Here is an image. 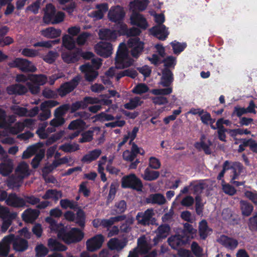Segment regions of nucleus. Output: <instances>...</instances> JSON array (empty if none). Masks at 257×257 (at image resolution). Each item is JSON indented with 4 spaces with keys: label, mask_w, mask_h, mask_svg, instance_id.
Wrapping results in <instances>:
<instances>
[{
    "label": "nucleus",
    "mask_w": 257,
    "mask_h": 257,
    "mask_svg": "<svg viewBox=\"0 0 257 257\" xmlns=\"http://www.w3.org/2000/svg\"><path fill=\"white\" fill-rule=\"evenodd\" d=\"M45 220L50 224V229L57 232L58 237L67 244L79 242L84 237V233L78 228H73L66 231L61 224H58L51 217H48Z\"/></svg>",
    "instance_id": "f257e3e1"
},
{
    "label": "nucleus",
    "mask_w": 257,
    "mask_h": 257,
    "mask_svg": "<svg viewBox=\"0 0 257 257\" xmlns=\"http://www.w3.org/2000/svg\"><path fill=\"white\" fill-rule=\"evenodd\" d=\"M134 62L130 56V51L124 43L119 44L115 57V66L118 69H123L131 66Z\"/></svg>",
    "instance_id": "f03ea898"
},
{
    "label": "nucleus",
    "mask_w": 257,
    "mask_h": 257,
    "mask_svg": "<svg viewBox=\"0 0 257 257\" xmlns=\"http://www.w3.org/2000/svg\"><path fill=\"white\" fill-rule=\"evenodd\" d=\"M64 14L61 12H55V9L52 4L46 6L43 21L47 24H56L63 21Z\"/></svg>",
    "instance_id": "7ed1b4c3"
},
{
    "label": "nucleus",
    "mask_w": 257,
    "mask_h": 257,
    "mask_svg": "<svg viewBox=\"0 0 257 257\" xmlns=\"http://www.w3.org/2000/svg\"><path fill=\"white\" fill-rule=\"evenodd\" d=\"M31 171L28 164L24 162L20 163L16 168L15 174L11 179V182L16 186H19L23 179L30 175Z\"/></svg>",
    "instance_id": "20e7f679"
},
{
    "label": "nucleus",
    "mask_w": 257,
    "mask_h": 257,
    "mask_svg": "<svg viewBox=\"0 0 257 257\" xmlns=\"http://www.w3.org/2000/svg\"><path fill=\"white\" fill-rule=\"evenodd\" d=\"M92 65L85 64L80 67L81 71L85 74V78L89 81L93 80L98 75L94 69H98L101 65V59L99 58L92 59Z\"/></svg>",
    "instance_id": "39448f33"
},
{
    "label": "nucleus",
    "mask_w": 257,
    "mask_h": 257,
    "mask_svg": "<svg viewBox=\"0 0 257 257\" xmlns=\"http://www.w3.org/2000/svg\"><path fill=\"white\" fill-rule=\"evenodd\" d=\"M29 80L31 82L27 83L30 91L32 94H37L40 91V85H43L48 81L46 76L40 74H31L29 76Z\"/></svg>",
    "instance_id": "423d86ee"
},
{
    "label": "nucleus",
    "mask_w": 257,
    "mask_h": 257,
    "mask_svg": "<svg viewBox=\"0 0 257 257\" xmlns=\"http://www.w3.org/2000/svg\"><path fill=\"white\" fill-rule=\"evenodd\" d=\"M11 67H17L24 72H35L37 70L36 67L33 64L23 58H17L15 59L9 63Z\"/></svg>",
    "instance_id": "0eeeda50"
},
{
    "label": "nucleus",
    "mask_w": 257,
    "mask_h": 257,
    "mask_svg": "<svg viewBox=\"0 0 257 257\" xmlns=\"http://www.w3.org/2000/svg\"><path fill=\"white\" fill-rule=\"evenodd\" d=\"M122 188H132L138 191L142 190L143 185L140 179L135 174L124 176L121 179Z\"/></svg>",
    "instance_id": "6e6552de"
},
{
    "label": "nucleus",
    "mask_w": 257,
    "mask_h": 257,
    "mask_svg": "<svg viewBox=\"0 0 257 257\" xmlns=\"http://www.w3.org/2000/svg\"><path fill=\"white\" fill-rule=\"evenodd\" d=\"M128 49L130 50L133 57L138 58L143 52L144 44L138 38L129 39L127 41Z\"/></svg>",
    "instance_id": "1a4fd4ad"
},
{
    "label": "nucleus",
    "mask_w": 257,
    "mask_h": 257,
    "mask_svg": "<svg viewBox=\"0 0 257 257\" xmlns=\"http://www.w3.org/2000/svg\"><path fill=\"white\" fill-rule=\"evenodd\" d=\"M154 215V209L149 208L144 212H139L136 216V219L139 224L144 225H149L155 222Z\"/></svg>",
    "instance_id": "9d476101"
},
{
    "label": "nucleus",
    "mask_w": 257,
    "mask_h": 257,
    "mask_svg": "<svg viewBox=\"0 0 257 257\" xmlns=\"http://www.w3.org/2000/svg\"><path fill=\"white\" fill-rule=\"evenodd\" d=\"M104 240V237L102 234L96 235L86 241V248L89 251H94L101 247Z\"/></svg>",
    "instance_id": "9b49d317"
},
{
    "label": "nucleus",
    "mask_w": 257,
    "mask_h": 257,
    "mask_svg": "<svg viewBox=\"0 0 257 257\" xmlns=\"http://www.w3.org/2000/svg\"><path fill=\"white\" fill-rule=\"evenodd\" d=\"M95 52L99 56L108 57L112 53V45L107 42H100L94 47Z\"/></svg>",
    "instance_id": "f8f14e48"
},
{
    "label": "nucleus",
    "mask_w": 257,
    "mask_h": 257,
    "mask_svg": "<svg viewBox=\"0 0 257 257\" xmlns=\"http://www.w3.org/2000/svg\"><path fill=\"white\" fill-rule=\"evenodd\" d=\"M130 19L132 25H136L141 29L145 30L149 27L146 19L138 13H132Z\"/></svg>",
    "instance_id": "ddd939ff"
},
{
    "label": "nucleus",
    "mask_w": 257,
    "mask_h": 257,
    "mask_svg": "<svg viewBox=\"0 0 257 257\" xmlns=\"http://www.w3.org/2000/svg\"><path fill=\"white\" fill-rule=\"evenodd\" d=\"M152 248L150 238L142 236L138 239V246L134 250H136L138 254H145Z\"/></svg>",
    "instance_id": "4468645a"
},
{
    "label": "nucleus",
    "mask_w": 257,
    "mask_h": 257,
    "mask_svg": "<svg viewBox=\"0 0 257 257\" xmlns=\"http://www.w3.org/2000/svg\"><path fill=\"white\" fill-rule=\"evenodd\" d=\"M79 80V77L76 76L70 82L62 84L58 90L59 94L61 96H64L71 92L78 85Z\"/></svg>",
    "instance_id": "2eb2a0df"
},
{
    "label": "nucleus",
    "mask_w": 257,
    "mask_h": 257,
    "mask_svg": "<svg viewBox=\"0 0 257 257\" xmlns=\"http://www.w3.org/2000/svg\"><path fill=\"white\" fill-rule=\"evenodd\" d=\"M99 102V100L97 98L87 97L80 101H77L73 103L71 106V110L72 112L79 109H85L88 104H96Z\"/></svg>",
    "instance_id": "dca6fc26"
},
{
    "label": "nucleus",
    "mask_w": 257,
    "mask_h": 257,
    "mask_svg": "<svg viewBox=\"0 0 257 257\" xmlns=\"http://www.w3.org/2000/svg\"><path fill=\"white\" fill-rule=\"evenodd\" d=\"M144 155L145 151L139 148L137 145L133 143L131 150H126L123 153V158L126 161L132 162L137 157V154Z\"/></svg>",
    "instance_id": "f3484780"
},
{
    "label": "nucleus",
    "mask_w": 257,
    "mask_h": 257,
    "mask_svg": "<svg viewBox=\"0 0 257 257\" xmlns=\"http://www.w3.org/2000/svg\"><path fill=\"white\" fill-rule=\"evenodd\" d=\"M5 203L8 206L14 207H22L25 206L26 204L25 200L15 193L8 194Z\"/></svg>",
    "instance_id": "a211bd4d"
},
{
    "label": "nucleus",
    "mask_w": 257,
    "mask_h": 257,
    "mask_svg": "<svg viewBox=\"0 0 257 257\" xmlns=\"http://www.w3.org/2000/svg\"><path fill=\"white\" fill-rule=\"evenodd\" d=\"M124 16L125 13L123 8L119 6L112 7L108 13L109 20L114 22L120 21Z\"/></svg>",
    "instance_id": "6ab92c4d"
},
{
    "label": "nucleus",
    "mask_w": 257,
    "mask_h": 257,
    "mask_svg": "<svg viewBox=\"0 0 257 257\" xmlns=\"http://www.w3.org/2000/svg\"><path fill=\"white\" fill-rule=\"evenodd\" d=\"M151 34L160 40H165L169 34L164 25H158L150 29Z\"/></svg>",
    "instance_id": "aec40b11"
},
{
    "label": "nucleus",
    "mask_w": 257,
    "mask_h": 257,
    "mask_svg": "<svg viewBox=\"0 0 257 257\" xmlns=\"http://www.w3.org/2000/svg\"><path fill=\"white\" fill-rule=\"evenodd\" d=\"M15 238L14 234L5 236L0 242V255L7 256L10 250V244Z\"/></svg>",
    "instance_id": "412c9836"
},
{
    "label": "nucleus",
    "mask_w": 257,
    "mask_h": 257,
    "mask_svg": "<svg viewBox=\"0 0 257 257\" xmlns=\"http://www.w3.org/2000/svg\"><path fill=\"white\" fill-rule=\"evenodd\" d=\"M71 161V158L68 157H64L59 159L56 160L54 161L50 165L45 167L43 169V172L48 173L60 165L68 163Z\"/></svg>",
    "instance_id": "4be33fe9"
},
{
    "label": "nucleus",
    "mask_w": 257,
    "mask_h": 257,
    "mask_svg": "<svg viewBox=\"0 0 257 257\" xmlns=\"http://www.w3.org/2000/svg\"><path fill=\"white\" fill-rule=\"evenodd\" d=\"M98 35L100 39L108 41H114L118 35L116 31L107 29L100 30Z\"/></svg>",
    "instance_id": "5701e85b"
},
{
    "label": "nucleus",
    "mask_w": 257,
    "mask_h": 257,
    "mask_svg": "<svg viewBox=\"0 0 257 257\" xmlns=\"http://www.w3.org/2000/svg\"><path fill=\"white\" fill-rule=\"evenodd\" d=\"M40 34L43 37L48 39H54L59 37L61 34L60 29L51 27L42 30Z\"/></svg>",
    "instance_id": "b1692460"
},
{
    "label": "nucleus",
    "mask_w": 257,
    "mask_h": 257,
    "mask_svg": "<svg viewBox=\"0 0 257 257\" xmlns=\"http://www.w3.org/2000/svg\"><path fill=\"white\" fill-rule=\"evenodd\" d=\"M149 2L148 0H135L130 3V9L132 13L142 11L146 9Z\"/></svg>",
    "instance_id": "393cba45"
},
{
    "label": "nucleus",
    "mask_w": 257,
    "mask_h": 257,
    "mask_svg": "<svg viewBox=\"0 0 257 257\" xmlns=\"http://www.w3.org/2000/svg\"><path fill=\"white\" fill-rule=\"evenodd\" d=\"M183 238H184L183 236L179 232L178 235L170 237L168 239V242L172 248L177 249L178 247L184 244L185 241Z\"/></svg>",
    "instance_id": "a878e982"
},
{
    "label": "nucleus",
    "mask_w": 257,
    "mask_h": 257,
    "mask_svg": "<svg viewBox=\"0 0 257 257\" xmlns=\"http://www.w3.org/2000/svg\"><path fill=\"white\" fill-rule=\"evenodd\" d=\"M39 211L31 208L26 210L22 214L24 220L27 222H33L39 216Z\"/></svg>",
    "instance_id": "bb28decb"
},
{
    "label": "nucleus",
    "mask_w": 257,
    "mask_h": 257,
    "mask_svg": "<svg viewBox=\"0 0 257 257\" xmlns=\"http://www.w3.org/2000/svg\"><path fill=\"white\" fill-rule=\"evenodd\" d=\"M218 241L225 247L230 249L235 248L238 245V241L233 238H229L226 236H221Z\"/></svg>",
    "instance_id": "cd10ccee"
},
{
    "label": "nucleus",
    "mask_w": 257,
    "mask_h": 257,
    "mask_svg": "<svg viewBox=\"0 0 257 257\" xmlns=\"http://www.w3.org/2000/svg\"><path fill=\"white\" fill-rule=\"evenodd\" d=\"M170 231V227L167 225L159 226L156 232L157 236L154 238L155 243H157L161 239L165 238L168 235Z\"/></svg>",
    "instance_id": "c85d7f7f"
},
{
    "label": "nucleus",
    "mask_w": 257,
    "mask_h": 257,
    "mask_svg": "<svg viewBox=\"0 0 257 257\" xmlns=\"http://www.w3.org/2000/svg\"><path fill=\"white\" fill-rule=\"evenodd\" d=\"M101 154V151L100 149H95L89 151L82 157L81 161L85 163H90L96 160Z\"/></svg>",
    "instance_id": "c756f323"
},
{
    "label": "nucleus",
    "mask_w": 257,
    "mask_h": 257,
    "mask_svg": "<svg viewBox=\"0 0 257 257\" xmlns=\"http://www.w3.org/2000/svg\"><path fill=\"white\" fill-rule=\"evenodd\" d=\"M173 80V74L170 70L165 69L162 73V76L160 84L163 86L168 87L172 83Z\"/></svg>",
    "instance_id": "7c9ffc66"
},
{
    "label": "nucleus",
    "mask_w": 257,
    "mask_h": 257,
    "mask_svg": "<svg viewBox=\"0 0 257 257\" xmlns=\"http://www.w3.org/2000/svg\"><path fill=\"white\" fill-rule=\"evenodd\" d=\"M47 245L51 250L63 251L67 249V247L65 245L55 238H49Z\"/></svg>",
    "instance_id": "2f4dec72"
},
{
    "label": "nucleus",
    "mask_w": 257,
    "mask_h": 257,
    "mask_svg": "<svg viewBox=\"0 0 257 257\" xmlns=\"http://www.w3.org/2000/svg\"><path fill=\"white\" fill-rule=\"evenodd\" d=\"M126 244L125 240H119L117 238H111L108 242L107 244L108 247L112 250H121Z\"/></svg>",
    "instance_id": "473e14b6"
},
{
    "label": "nucleus",
    "mask_w": 257,
    "mask_h": 257,
    "mask_svg": "<svg viewBox=\"0 0 257 257\" xmlns=\"http://www.w3.org/2000/svg\"><path fill=\"white\" fill-rule=\"evenodd\" d=\"M62 196V192L56 189H49L42 196L44 199H51L57 202Z\"/></svg>",
    "instance_id": "72a5a7b5"
},
{
    "label": "nucleus",
    "mask_w": 257,
    "mask_h": 257,
    "mask_svg": "<svg viewBox=\"0 0 257 257\" xmlns=\"http://www.w3.org/2000/svg\"><path fill=\"white\" fill-rule=\"evenodd\" d=\"M13 248L16 251H24L28 248V241L23 238L14 239Z\"/></svg>",
    "instance_id": "f704fd0d"
},
{
    "label": "nucleus",
    "mask_w": 257,
    "mask_h": 257,
    "mask_svg": "<svg viewBox=\"0 0 257 257\" xmlns=\"http://www.w3.org/2000/svg\"><path fill=\"white\" fill-rule=\"evenodd\" d=\"M13 169V163L11 160L8 159L0 164V174L4 176H8Z\"/></svg>",
    "instance_id": "c9c22d12"
},
{
    "label": "nucleus",
    "mask_w": 257,
    "mask_h": 257,
    "mask_svg": "<svg viewBox=\"0 0 257 257\" xmlns=\"http://www.w3.org/2000/svg\"><path fill=\"white\" fill-rule=\"evenodd\" d=\"M61 57L63 61L67 63H74L79 59V54L77 52H63Z\"/></svg>",
    "instance_id": "e433bc0d"
},
{
    "label": "nucleus",
    "mask_w": 257,
    "mask_h": 257,
    "mask_svg": "<svg viewBox=\"0 0 257 257\" xmlns=\"http://www.w3.org/2000/svg\"><path fill=\"white\" fill-rule=\"evenodd\" d=\"M9 94H23L27 92V88L21 84L12 85L7 87Z\"/></svg>",
    "instance_id": "4c0bfd02"
},
{
    "label": "nucleus",
    "mask_w": 257,
    "mask_h": 257,
    "mask_svg": "<svg viewBox=\"0 0 257 257\" xmlns=\"http://www.w3.org/2000/svg\"><path fill=\"white\" fill-rule=\"evenodd\" d=\"M42 144L38 143L30 146L25 151L22 155L23 159H27L33 155L42 146Z\"/></svg>",
    "instance_id": "58836bf2"
},
{
    "label": "nucleus",
    "mask_w": 257,
    "mask_h": 257,
    "mask_svg": "<svg viewBox=\"0 0 257 257\" xmlns=\"http://www.w3.org/2000/svg\"><path fill=\"white\" fill-rule=\"evenodd\" d=\"M17 216L16 212H11L9 208L0 204V217L3 219H14Z\"/></svg>",
    "instance_id": "ea45409f"
},
{
    "label": "nucleus",
    "mask_w": 257,
    "mask_h": 257,
    "mask_svg": "<svg viewBox=\"0 0 257 257\" xmlns=\"http://www.w3.org/2000/svg\"><path fill=\"white\" fill-rule=\"evenodd\" d=\"M148 201L153 204L163 205L166 202L164 196L160 193L151 194L148 198Z\"/></svg>",
    "instance_id": "a19ab883"
},
{
    "label": "nucleus",
    "mask_w": 257,
    "mask_h": 257,
    "mask_svg": "<svg viewBox=\"0 0 257 257\" xmlns=\"http://www.w3.org/2000/svg\"><path fill=\"white\" fill-rule=\"evenodd\" d=\"M240 206L242 214L244 216H248L250 215L253 211V206L247 201L240 200Z\"/></svg>",
    "instance_id": "79ce46f5"
},
{
    "label": "nucleus",
    "mask_w": 257,
    "mask_h": 257,
    "mask_svg": "<svg viewBox=\"0 0 257 257\" xmlns=\"http://www.w3.org/2000/svg\"><path fill=\"white\" fill-rule=\"evenodd\" d=\"M204 136H202L201 142L196 143L195 146L197 149H203L206 154H210L211 152L210 147L212 145V143L209 140L207 141V142H206L204 140Z\"/></svg>",
    "instance_id": "37998d69"
},
{
    "label": "nucleus",
    "mask_w": 257,
    "mask_h": 257,
    "mask_svg": "<svg viewBox=\"0 0 257 257\" xmlns=\"http://www.w3.org/2000/svg\"><path fill=\"white\" fill-rule=\"evenodd\" d=\"M62 45L66 49L72 50L75 47V42L72 36L65 35L62 37Z\"/></svg>",
    "instance_id": "c03bdc74"
},
{
    "label": "nucleus",
    "mask_w": 257,
    "mask_h": 257,
    "mask_svg": "<svg viewBox=\"0 0 257 257\" xmlns=\"http://www.w3.org/2000/svg\"><path fill=\"white\" fill-rule=\"evenodd\" d=\"M143 103L141 98L139 97H135L130 99L128 102L124 104V107L127 109H134L139 106H140Z\"/></svg>",
    "instance_id": "a18cd8bd"
},
{
    "label": "nucleus",
    "mask_w": 257,
    "mask_h": 257,
    "mask_svg": "<svg viewBox=\"0 0 257 257\" xmlns=\"http://www.w3.org/2000/svg\"><path fill=\"white\" fill-rule=\"evenodd\" d=\"M199 230L200 236L203 239H205L209 234L210 229L208 227L206 220H203L199 223Z\"/></svg>",
    "instance_id": "49530a36"
},
{
    "label": "nucleus",
    "mask_w": 257,
    "mask_h": 257,
    "mask_svg": "<svg viewBox=\"0 0 257 257\" xmlns=\"http://www.w3.org/2000/svg\"><path fill=\"white\" fill-rule=\"evenodd\" d=\"M159 176L160 173L158 171L150 170L149 169L147 168L145 170L143 178L147 181H153L157 179Z\"/></svg>",
    "instance_id": "de8ad7c7"
},
{
    "label": "nucleus",
    "mask_w": 257,
    "mask_h": 257,
    "mask_svg": "<svg viewBox=\"0 0 257 257\" xmlns=\"http://www.w3.org/2000/svg\"><path fill=\"white\" fill-rule=\"evenodd\" d=\"M60 149L66 153H72L80 149L79 145L75 143L73 144L66 143L60 147Z\"/></svg>",
    "instance_id": "09e8293b"
},
{
    "label": "nucleus",
    "mask_w": 257,
    "mask_h": 257,
    "mask_svg": "<svg viewBox=\"0 0 257 257\" xmlns=\"http://www.w3.org/2000/svg\"><path fill=\"white\" fill-rule=\"evenodd\" d=\"M124 219L123 216H118L116 217H111L109 219H102V226L105 228H108L110 227L115 222L119 221Z\"/></svg>",
    "instance_id": "8fccbe9b"
},
{
    "label": "nucleus",
    "mask_w": 257,
    "mask_h": 257,
    "mask_svg": "<svg viewBox=\"0 0 257 257\" xmlns=\"http://www.w3.org/2000/svg\"><path fill=\"white\" fill-rule=\"evenodd\" d=\"M59 40L43 41L35 43L33 44V46L35 47H40L45 48H51L53 46L59 43Z\"/></svg>",
    "instance_id": "3c124183"
},
{
    "label": "nucleus",
    "mask_w": 257,
    "mask_h": 257,
    "mask_svg": "<svg viewBox=\"0 0 257 257\" xmlns=\"http://www.w3.org/2000/svg\"><path fill=\"white\" fill-rule=\"evenodd\" d=\"M242 169L243 167L239 163L234 165L230 172V180H235L237 179L242 172Z\"/></svg>",
    "instance_id": "603ef678"
},
{
    "label": "nucleus",
    "mask_w": 257,
    "mask_h": 257,
    "mask_svg": "<svg viewBox=\"0 0 257 257\" xmlns=\"http://www.w3.org/2000/svg\"><path fill=\"white\" fill-rule=\"evenodd\" d=\"M184 229L180 232L184 237H186V232L190 234L191 238H193L194 236L196 235L197 230L194 228L191 224L188 223H185L184 224Z\"/></svg>",
    "instance_id": "864d4df0"
},
{
    "label": "nucleus",
    "mask_w": 257,
    "mask_h": 257,
    "mask_svg": "<svg viewBox=\"0 0 257 257\" xmlns=\"http://www.w3.org/2000/svg\"><path fill=\"white\" fill-rule=\"evenodd\" d=\"M98 8V10L93 14V16L96 19H101L108 10V7L107 4H104L100 5Z\"/></svg>",
    "instance_id": "5fc2aeb1"
},
{
    "label": "nucleus",
    "mask_w": 257,
    "mask_h": 257,
    "mask_svg": "<svg viewBox=\"0 0 257 257\" xmlns=\"http://www.w3.org/2000/svg\"><path fill=\"white\" fill-rule=\"evenodd\" d=\"M238 163V162H232L229 161H225L223 164V169L219 174L217 179L221 180L224 176L225 171L229 170H231L234 167V165H236Z\"/></svg>",
    "instance_id": "6e6d98bb"
},
{
    "label": "nucleus",
    "mask_w": 257,
    "mask_h": 257,
    "mask_svg": "<svg viewBox=\"0 0 257 257\" xmlns=\"http://www.w3.org/2000/svg\"><path fill=\"white\" fill-rule=\"evenodd\" d=\"M85 123L81 119H76L72 121L69 125L68 128L70 130L80 131V132L84 128Z\"/></svg>",
    "instance_id": "4d7b16f0"
},
{
    "label": "nucleus",
    "mask_w": 257,
    "mask_h": 257,
    "mask_svg": "<svg viewBox=\"0 0 257 257\" xmlns=\"http://www.w3.org/2000/svg\"><path fill=\"white\" fill-rule=\"evenodd\" d=\"M221 182L222 189L224 193L232 196L236 193V190L234 187L229 184L225 183L224 180H222Z\"/></svg>",
    "instance_id": "13d9d810"
},
{
    "label": "nucleus",
    "mask_w": 257,
    "mask_h": 257,
    "mask_svg": "<svg viewBox=\"0 0 257 257\" xmlns=\"http://www.w3.org/2000/svg\"><path fill=\"white\" fill-rule=\"evenodd\" d=\"M35 250L36 255L38 257L44 256L49 252V249L42 243L37 244L35 248Z\"/></svg>",
    "instance_id": "bf43d9fd"
},
{
    "label": "nucleus",
    "mask_w": 257,
    "mask_h": 257,
    "mask_svg": "<svg viewBox=\"0 0 257 257\" xmlns=\"http://www.w3.org/2000/svg\"><path fill=\"white\" fill-rule=\"evenodd\" d=\"M59 54L57 52L50 51L46 55L44 56L43 59L46 62L52 64L55 62Z\"/></svg>",
    "instance_id": "052dcab7"
},
{
    "label": "nucleus",
    "mask_w": 257,
    "mask_h": 257,
    "mask_svg": "<svg viewBox=\"0 0 257 257\" xmlns=\"http://www.w3.org/2000/svg\"><path fill=\"white\" fill-rule=\"evenodd\" d=\"M60 206L64 209H74L77 206V203L67 199H62L60 201Z\"/></svg>",
    "instance_id": "680f3d73"
},
{
    "label": "nucleus",
    "mask_w": 257,
    "mask_h": 257,
    "mask_svg": "<svg viewBox=\"0 0 257 257\" xmlns=\"http://www.w3.org/2000/svg\"><path fill=\"white\" fill-rule=\"evenodd\" d=\"M85 215L84 211L79 209L75 216V222L80 226H84L85 224Z\"/></svg>",
    "instance_id": "e2e57ef3"
},
{
    "label": "nucleus",
    "mask_w": 257,
    "mask_h": 257,
    "mask_svg": "<svg viewBox=\"0 0 257 257\" xmlns=\"http://www.w3.org/2000/svg\"><path fill=\"white\" fill-rule=\"evenodd\" d=\"M149 89V88L146 84L139 83L133 88L132 91L134 93L141 94L147 92Z\"/></svg>",
    "instance_id": "0e129e2a"
},
{
    "label": "nucleus",
    "mask_w": 257,
    "mask_h": 257,
    "mask_svg": "<svg viewBox=\"0 0 257 257\" xmlns=\"http://www.w3.org/2000/svg\"><path fill=\"white\" fill-rule=\"evenodd\" d=\"M151 92L155 95H168L172 92V88L168 87L164 89H154L151 90Z\"/></svg>",
    "instance_id": "69168bd1"
},
{
    "label": "nucleus",
    "mask_w": 257,
    "mask_h": 257,
    "mask_svg": "<svg viewBox=\"0 0 257 257\" xmlns=\"http://www.w3.org/2000/svg\"><path fill=\"white\" fill-rule=\"evenodd\" d=\"M244 196L250 200L255 205H257V191H250L246 190L244 191Z\"/></svg>",
    "instance_id": "338daca9"
},
{
    "label": "nucleus",
    "mask_w": 257,
    "mask_h": 257,
    "mask_svg": "<svg viewBox=\"0 0 257 257\" xmlns=\"http://www.w3.org/2000/svg\"><path fill=\"white\" fill-rule=\"evenodd\" d=\"M248 227L251 231L257 230V213L249 219Z\"/></svg>",
    "instance_id": "774afa93"
}]
</instances>
